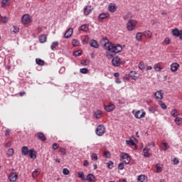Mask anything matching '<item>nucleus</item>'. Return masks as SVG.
<instances>
[{
    "instance_id": "nucleus-1",
    "label": "nucleus",
    "mask_w": 182,
    "mask_h": 182,
    "mask_svg": "<svg viewBox=\"0 0 182 182\" xmlns=\"http://www.w3.org/2000/svg\"><path fill=\"white\" fill-rule=\"evenodd\" d=\"M104 49L107 51V59H112L114 56V53H120L123 50V48L119 44H114L110 43L107 38H103L101 41Z\"/></svg>"
},
{
    "instance_id": "nucleus-2",
    "label": "nucleus",
    "mask_w": 182,
    "mask_h": 182,
    "mask_svg": "<svg viewBox=\"0 0 182 182\" xmlns=\"http://www.w3.org/2000/svg\"><path fill=\"white\" fill-rule=\"evenodd\" d=\"M120 160L122 163H124V164H129V163H130V156L127 153H121Z\"/></svg>"
},
{
    "instance_id": "nucleus-3",
    "label": "nucleus",
    "mask_w": 182,
    "mask_h": 182,
    "mask_svg": "<svg viewBox=\"0 0 182 182\" xmlns=\"http://www.w3.org/2000/svg\"><path fill=\"white\" fill-rule=\"evenodd\" d=\"M21 22L23 25H28L32 22V16L29 14H24L21 18Z\"/></svg>"
},
{
    "instance_id": "nucleus-4",
    "label": "nucleus",
    "mask_w": 182,
    "mask_h": 182,
    "mask_svg": "<svg viewBox=\"0 0 182 182\" xmlns=\"http://www.w3.org/2000/svg\"><path fill=\"white\" fill-rule=\"evenodd\" d=\"M106 131V128L105 125L100 124L96 129V134L97 136H103L105 134V132Z\"/></svg>"
},
{
    "instance_id": "nucleus-5",
    "label": "nucleus",
    "mask_w": 182,
    "mask_h": 182,
    "mask_svg": "<svg viewBox=\"0 0 182 182\" xmlns=\"http://www.w3.org/2000/svg\"><path fill=\"white\" fill-rule=\"evenodd\" d=\"M136 23H137V22L134 20H130L129 21H128L127 23V30L134 31V28H136Z\"/></svg>"
},
{
    "instance_id": "nucleus-6",
    "label": "nucleus",
    "mask_w": 182,
    "mask_h": 182,
    "mask_svg": "<svg viewBox=\"0 0 182 182\" xmlns=\"http://www.w3.org/2000/svg\"><path fill=\"white\" fill-rule=\"evenodd\" d=\"M134 117L136 119H143V117H146V112L144 109H140L136 112Z\"/></svg>"
},
{
    "instance_id": "nucleus-7",
    "label": "nucleus",
    "mask_w": 182,
    "mask_h": 182,
    "mask_svg": "<svg viewBox=\"0 0 182 182\" xmlns=\"http://www.w3.org/2000/svg\"><path fill=\"white\" fill-rule=\"evenodd\" d=\"M112 63L113 66L118 68V66H120V65H122V60H120V58L119 56H116L112 58Z\"/></svg>"
},
{
    "instance_id": "nucleus-8",
    "label": "nucleus",
    "mask_w": 182,
    "mask_h": 182,
    "mask_svg": "<svg viewBox=\"0 0 182 182\" xmlns=\"http://www.w3.org/2000/svg\"><path fill=\"white\" fill-rule=\"evenodd\" d=\"M36 137L41 140V141H46V136H45V134L42 132H38L35 134Z\"/></svg>"
},
{
    "instance_id": "nucleus-9",
    "label": "nucleus",
    "mask_w": 182,
    "mask_h": 182,
    "mask_svg": "<svg viewBox=\"0 0 182 182\" xmlns=\"http://www.w3.org/2000/svg\"><path fill=\"white\" fill-rule=\"evenodd\" d=\"M164 96V93H163V91H161V90L156 91L154 93V97H155V99H156V100L159 99V100H161V99H163Z\"/></svg>"
},
{
    "instance_id": "nucleus-10",
    "label": "nucleus",
    "mask_w": 182,
    "mask_h": 182,
    "mask_svg": "<svg viewBox=\"0 0 182 182\" xmlns=\"http://www.w3.org/2000/svg\"><path fill=\"white\" fill-rule=\"evenodd\" d=\"M172 33L173 36H177L180 38V39H182V31H178V29L175 28L172 31Z\"/></svg>"
},
{
    "instance_id": "nucleus-11",
    "label": "nucleus",
    "mask_w": 182,
    "mask_h": 182,
    "mask_svg": "<svg viewBox=\"0 0 182 182\" xmlns=\"http://www.w3.org/2000/svg\"><path fill=\"white\" fill-rule=\"evenodd\" d=\"M178 68H180V65L177 63H173L171 65V71L173 73L177 72L178 70Z\"/></svg>"
},
{
    "instance_id": "nucleus-12",
    "label": "nucleus",
    "mask_w": 182,
    "mask_h": 182,
    "mask_svg": "<svg viewBox=\"0 0 182 182\" xmlns=\"http://www.w3.org/2000/svg\"><path fill=\"white\" fill-rule=\"evenodd\" d=\"M72 35H73V28H70L65 33L64 38L69 39Z\"/></svg>"
},
{
    "instance_id": "nucleus-13",
    "label": "nucleus",
    "mask_w": 182,
    "mask_h": 182,
    "mask_svg": "<svg viewBox=\"0 0 182 182\" xmlns=\"http://www.w3.org/2000/svg\"><path fill=\"white\" fill-rule=\"evenodd\" d=\"M92 9L90 6H85L84 8V15L87 16L92 13Z\"/></svg>"
},
{
    "instance_id": "nucleus-14",
    "label": "nucleus",
    "mask_w": 182,
    "mask_h": 182,
    "mask_svg": "<svg viewBox=\"0 0 182 182\" xmlns=\"http://www.w3.org/2000/svg\"><path fill=\"white\" fill-rule=\"evenodd\" d=\"M94 117L95 119H102V117H103V113L99 109L94 111Z\"/></svg>"
},
{
    "instance_id": "nucleus-15",
    "label": "nucleus",
    "mask_w": 182,
    "mask_h": 182,
    "mask_svg": "<svg viewBox=\"0 0 182 182\" xmlns=\"http://www.w3.org/2000/svg\"><path fill=\"white\" fill-rule=\"evenodd\" d=\"M115 107L114 105L112 103H109L107 106H105V109L107 112H113Z\"/></svg>"
},
{
    "instance_id": "nucleus-16",
    "label": "nucleus",
    "mask_w": 182,
    "mask_h": 182,
    "mask_svg": "<svg viewBox=\"0 0 182 182\" xmlns=\"http://www.w3.org/2000/svg\"><path fill=\"white\" fill-rule=\"evenodd\" d=\"M137 75V73L136 71L132 70L129 73V77H132V80H137L139 79V77L136 76Z\"/></svg>"
},
{
    "instance_id": "nucleus-17",
    "label": "nucleus",
    "mask_w": 182,
    "mask_h": 182,
    "mask_svg": "<svg viewBox=\"0 0 182 182\" xmlns=\"http://www.w3.org/2000/svg\"><path fill=\"white\" fill-rule=\"evenodd\" d=\"M28 156L30 157V159H36V151H35V149H31L29 150V152H28Z\"/></svg>"
},
{
    "instance_id": "nucleus-18",
    "label": "nucleus",
    "mask_w": 182,
    "mask_h": 182,
    "mask_svg": "<svg viewBox=\"0 0 182 182\" xmlns=\"http://www.w3.org/2000/svg\"><path fill=\"white\" fill-rule=\"evenodd\" d=\"M90 45L91 48H95V49H99V43H97V41L96 40H91L90 41Z\"/></svg>"
},
{
    "instance_id": "nucleus-19",
    "label": "nucleus",
    "mask_w": 182,
    "mask_h": 182,
    "mask_svg": "<svg viewBox=\"0 0 182 182\" xmlns=\"http://www.w3.org/2000/svg\"><path fill=\"white\" fill-rule=\"evenodd\" d=\"M137 182H147V176H146L145 175L138 176Z\"/></svg>"
},
{
    "instance_id": "nucleus-20",
    "label": "nucleus",
    "mask_w": 182,
    "mask_h": 182,
    "mask_svg": "<svg viewBox=\"0 0 182 182\" xmlns=\"http://www.w3.org/2000/svg\"><path fill=\"white\" fill-rule=\"evenodd\" d=\"M143 36L146 38V39H151V36H153V33L150 31H145L143 33Z\"/></svg>"
},
{
    "instance_id": "nucleus-21",
    "label": "nucleus",
    "mask_w": 182,
    "mask_h": 182,
    "mask_svg": "<svg viewBox=\"0 0 182 182\" xmlns=\"http://www.w3.org/2000/svg\"><path fill=\"white\" fill-rule=\"evenodd\" d=\"M109 16H110L109 13H102L99 16V21H103V19H106V18H109Z\"/></svg>"
},
{
    "instance_id": "nucleus-22",
    "label": "nucleus",
    "mask_w": 182,
    "mask_h": 182,
    "mask_svg": "<svg viewBox=\"0 0 182 182\" xmlns=\"http://www.w3.org/2000/svg\"><path fill=\"white\" fill-rule=\"evenodd\" d=\"M21 154H23V156H28V154H29V149L28 146H23L21 148Z\"/></svg>"
},
{
    "instance_id": "nucleus-23",
    "label": "nucleus",
    "mask_w": 182,
    "mask_h": 182,
    "mask_svg": "<svg viewBox=\"0 0 182 182\" xmlns=\"http://www.w3.org/2000/svg\"><path fill=\"white\" fill-rule=\"evenodd\" d=\"M142 152L144 157H150L151 156V153H150V149H149V148H144Z\"/></svg>"
},
{
    "instance_id": "nucleus-24",
    "label": "nucleus",
    "mask_w": 182,
    "mask_h": 182,
    "mask_svg": "<svg viewBox=\"0 0 182 182\" xmlns=\"http://www.w3.org/2000/svg\"><path fill=\"white\" fill-rule=\"evenodd\" d=\"M116 9H117V7L116 6L115 4H109L108 6V10L109 11V12H116Z\"/></svg>"
},
{
    "instance_id": "nucleus-25",
    "label": "nucleus",
    "mask_w": 182,
    "mask_h": 182,
    "mask_svg": "<svg viewBox=\"0 0 182 182\" xmlns=\"http://www.w3.org/2000/svg\"><path fill=\"white\" fill-rule=\"evenodd\" d=\"M10 181H15L18 178V173H11L9 177Z\"/></svg>"
},
{
    "instance_id": "nucleus-26",
    "label": "nucleus",
    "mask_w": 182,
    "mask_h": 182,
    "mask_svg": "<svg viewBox=\"0 0 182 182\" xmlns=\"http://www.w3.org/2000/svg\"><path fill=\"white\" fill-rule=\"evenodd\" d=\"M46 39H47V37H46V35L45 34H42L38 37V41L41 43H45V42H46Z\"/></svg>"
},
{
    "instance_id": "nucleus-27",
    "label": "nucleus",
    "mask_w": 182,
    "mask_h": 182,
    "mask_svg": "<svg viewBox=\"0 0 182 182\" xmlns=\"http://www.w3.org/2000/svg\"><path fill=\"white\" fill-rule=\"evenodd\" d=\"M87 180L89 182H95V177L93 174L90 173L87 176Z\"/></svg>"
},
{
    "instance_id": "nucleus-28",
    "label": "nucleus",
    "mask_w": 182,
    "mask_h": 182,
    "mask_svg": "<svg viewBox=\"0 0 182 182\" xmlns=\"http://www.w3.org/2000/svg\"><path fill=\"white\" fill-rule=\"evenodd\" d=\"M154 70H156V72H160L163 69V68H161L160 63H156L154 65Z\"/></svg>"
},
{
    "instance_id": "nucleus-29",
    "label": "nucleus",
    "mask_w": 182,
    "mask_h": 182,
    "mask_svg": "<svg viewBox=\"0 0 182 182\" xmlns=\"http://www.w3.org/2000/svg\"><path fill=\"white\" fill-rule=\"evenodd\" d=\"M80 31H83L84 32H87V31H89V25H87V24L82 25L80 27Z\"/></svg>"
},
{
    "instance_id": "nucleus-30",
    "label": "nucleus",
    "mask_w": 182,
    "mask_h": 182,
    "mask_svg": "<svg viewBox=\"0 0 182 182\" xmlns=\"http://www.w3.org/2000/svg\"><path fill=\"white\" fill-rule=\"evenodd\" d=\"M156 173H161L163 171V166L160 164L156 165Z\"/></svg>"
},
{
    "instance_id": "nucleus-31",
    "label": "nucleus",
    "mask_w": 182,
    "mask_h": 182,
    "mask_svg": "<svg viewBox=\"0 0 182 182\" xmlns=\"http://www.w3.org/2000/svg\"><path fill=\"white\" fill-rule=\"evenodd\" d=\"M142 38H143V33H141V32H138L136 34V41H138V42L141 41Z\"/></svg>"
},
{
    "instance_id": "nucleus-32",
    "label": "nucleus",
    "mask_w": 182,
    "mask_h": 182,
    "mask_svg": "<svg viewBox=\"0 0 182 182\" xmlns=\"http://www.w3.org/2000/svg\"><path fill=\"white\" fill-rule=\"evenodd\" d=\"M40 174H41V171L39 170H38V169H36L32 173V177L33 178H36V177H38V176H39Z\"/></svg>"
},
{
    "instance_id": "nucleus-33",
    "label": "nucleus",
    "mask_w": 182,
    "mask_h": 182,
    "mask_svg": "<svg viewBox=\"0 0 182 182\" xmlns=\"http://www.w3.org/2000/svg\"><path fill=\"white\" fill-rule=\"evenodd\" d=\"M36 63H37V65H39L40 66H43V65H45V61H43V60L41 58H36Z\"/></svg>"
},
{
    "instance_id": "nucleus-34",
    "label": "nucleus",
    "mask_w": 182,
    "mask_h": 182,
    "mask_svg": "<svg viewBox=\"0 0 182 182\" xmlns=\"http://www.w3.org/2000/svg\"><path fill=\"white\" fill-rule=\"evenodd\" d=\"M14 149H9L6 152L7 157H12L14 156Z\"/></svg>"
},
{
    "instance_id": "nucleus-35",
    "label": "nucleus",
    "mask_w": 182,
    "mask_h": 182,
    "mask_svg": "<svg viewBox=\"0 0 182 182\" xmlns=\"http://www.w3.org/2000/svg\"><path fill=\"white\" fill-rule=\"evenodd\" d=\"M175 123H176L178 126H180L181 124H182V118H181V117H176V119H175Z\"/></svg>"
},
{
    "instance_id": "nucleus-36",
    "label": "nucleus",
    "mask_w": 182,
    "mask_h": 182,
    "mask_svg": "<svg viewBox=\"0 0 182 182\" xmlns=\"http://www.w3.org/2000/svg\"><path fill=\"white\" fill-rule=\"evenodd\" d=\"M58 46H59V42L55 41L52 43L50 49H52V50H55V48H58Z\"/></svg>"
},
{
    "instance_id": "nucleus-37",
    "label": "nucleus",
    "mask_w": 182,
    "mask_h": 182,
    "mask_svg": "<svg viewBox=\"0 0 182 182\" xmlns=\"http://www.w3.org/2000/svg\"><path fill=\"white\" fill-rule=\"evenodd\" d=\"M171 115L173 117H177L178 116V111L177 109H173L171 112Z\"/></svg>"
},
{
    "instance_id": "nucleus-38",
    "label": "nucleus",
    "mask_w": 182,
    "mask_h": 182,
    "mask_svg": "<svg viewBox=\"0 0 182 182\" xmlns=\"http://www.w3.org/2000/svg\"><path fill=\"white\" fill-rule=\"evenodd\" d=\"M77 176L79 178H81V180H85V173H83V171L78 172Z\"/></svg>"
},
{
    "instance_id": "nucleus-39",
    "label": "nucleus",
    "mask_w": 182,
    "mask_h": 182,
    "mask_svg": "<svg viewBox=\"0 0 182 182\" xmlns=\"http://www.w3.org/2000/svg\"><path fill=\"white\" fill-rule=\"evenodd\" d=\"M72 44L73 46H79V45H80V42L77 39H73Z\"/></svg>"
},
{
    "instance_id": "nucleus-40",
    "label": "nucleus",
    "mask_w": 182,
    "mask_h": 182,
    "mask_svg": "<svg viewBox=\"0 0 182 182\" xmlns=\"http://www.w3.org/2000/svg\"><path fill=\"white\" fill-rule=\"evenodd\" d=\"M91 159L93 161H97L98 160L97 154L93 153L91 156Z\"/></svg>"
},
{
    "instance_id": "nucleus-41",
    "label": "nucleus",
    "mask_w": 182,
    "mask_h": 182,
    "mask_svg": "<svg viewBox=\"0 0 182 182\" xmlns=\"http://www.w3.org/2000/svg\"><path fill=\"white\" fill-rule=\"evenodd\" d=\"M126 144L127 146H134V144H136L134 143V141H133V140L129 139V140H126Z\"/></svg>"
},
{
    "instance_id": "nucleus-42",
    "label": "nucleus",
    "mask_w": 182,
    "mask_h": 182,
    "mask_svg": "<svg viewBox=\"0 0 182 182\" xmlns=\"http://www.w3.org/2000/svg\"><path fill=\"white\" fill-rule=\"evenodd\" d=\"M7 5H9V0H3L1 2L2 7L5 8V6H7Z\"/></svg>"
},
{
    "instance_id": "nucleus-43",
    "label": "nucleus",
    "mask_w": 182,
    "mask_h": 182,
    "mask_svg": "<svg viewBox=\"0 0 182 182\" xmlns=\"http://www.w3.org/2000/svg\"><path fill=\"white\" fill-rule=\"evenodd\" d=\"M80 73H82L83 75H86V73H89V69L87 68H81L80 70Z\"/></svg>"
},
{
    "instance_id": "nucleus-44",
    "label": "nucleus",
    "mask_w": 182,
    "mask_h": 182,
    "mask_svg": "<svg viewBox=\"0 0 182 182\" xmlns=\"http://www.w3.org/2000/svg\"><path fill=\"white\" fill-rule=\"evenodd\" d=\"M89 42V36H85L84 40L82 41L83 45H86Z\"/></svg>"
},
{
    "instance_id": "nucleus-45",
    "label": "nucleus",
    "mask_w": 182,
    "mask_h": 182,
    "mask_svg": "<svg viewBox=\"0 0 182 182\" xmlns=\"http://www.w3.org/2000/svg\"><path fill=\"white\" fill-rule=\"evenodd\" d=\"M146 68V66L144 65V62H141L139 64V69H140L141 70H143V69H144Z\"/></svg>"
},
{
    "instance_id": "nucleus-46",
    "label": "nucleus",
    "mask_w": 182,
    "mask_h": 182,
    "mask_svg": "<svg viewBox=\"0 0 182 182\" xmlns=\"http://www.w3.org/2000/svg\"><path fill=\"white\" fill-rule=\"evenodd\" d=\"M162 144H163V146H164V148H163L164 150H168V149L170 148V146H168V144L167 143H166V142H163Z\"/></svg>"
},
{
    "instance_id": "nucleus-47",
    "label": "nucleus",
    "mask_w": 182,
    "mask_h": 182,
    "mask_svg": "<svg viewBox=\"0 0 182 182\" xmlns=\"http://www.w3.org/2000/svg\"><path fill=\"white\" fill-rule=\"evenodd\" d=\"M104 156L105 157H107V159H109L110 157V152L107 151H105Z\"/></svg>"
},
{
    "instance_id": "nucleus-48",
    "label": "nucleus",
    "mask_w": 182,
    "mask_h": 182,
    "mask_svg": "<svg viewBox=\"0 0 182 182\" xmlns=\"http://www.w3.org/2000/svg\"><path fill=\"white\" fill-rule=\"evenodd\" d=\"M60 153H63L64 155L66 154V149L60 147L59 149Z\"/></svg>"
},
{
    "instance_id": "nucleus-49",
    "label": "nucleus",
    "mask_w": 182,
    "mask_h": 182,
    "mask_svg": "<svg viewBox=\"0 0 182 182\" xmlns=\"http://www.w3.org/2000/svg\"><path fill=\"white\" fill-rule=\"evenodd\" d=\"M107 167H108V168H110V169L113 168V162L109 161L107 163Z\"/></svg>"
},
{
    "instance_id": "nucleus-50",
    "label": "nucleus",
    "mask_w": 182,
    "mask_h": 182,
    "mask_svg": "<svg viewBox=\"0 0 182 182\" xmlns=\"http://www.w3.org/2000/svg\"><path fill=\"white\" fill-rule=\"evenodd\" d=\"M74 56H80L82 53H80V50H77L73 53Z\"/></svg>"
},
{
    "instance_id": "nucleus-51",
    "label": "nucleus",
    "mask_w": 182,
    "mask_h": 182,
    "mask_svg": "<svg viewBox=\"0 0 182 182\" xmlns=\"http://www.w3.org/2000/svg\"><path fill=\"white\" fill-rule=\"evenodd\" d=\"M63 173L65 174V176H68L69 174V171L68 168H63Z\"/></svg>"
},
{
    "instance_id": "nucleus-52",
    "label": "nucleus",
    "mask_w": 182,
    "mask_h": 182,
    "mask_svg": "<svg viewBox=\"0 0 182 182\" xmlns=\"http://www.w3.org/2000/svg\"><path fill=\"white\" fill-rule=\"evenodd\" d=\"M118 168H119V170H123V168H124V165L123 164V163H120L118 165Z\"/></svg>"
},
{
    "instance_id": "nucleus-53",
    "label": "nucleus",
    "mask_w": 182,
    "mask_h": 182,
    "mask_svg": "<svg viewBox=\"0 0 182 182\" xmlns=\"http://www.w3.org/2000/svg\"><path fill=\"white\" fill-rule=\"evenodd\" d=\"M53 149L54 150H56V149H59V144H56V143H54V144H53Z\"/></svg>"
},
{
    "instance_id": "nucleus-54",
    "label": "nucleus",
    "mask_w": 182,
    "mask_h": 182,
    "mask_svg": "<svg viewBox=\"0 0 182 182\" xmlns=\"http://www.w3.org/2000/svg\"><path fill=\"white\" fill-rule=\"evenodd\" d=\"M149 111L151 112V113H156V109H154L153 107H149Z\"/></svg>"
},
{
    "instance_id": "nucleus-55",
    "label": "nucleus",
    "mask_w": 182,
    "mask_h": 182,
    "mask_svg": "<svg viewBox=\"0 0 182 182\" xmlns=\"http://www.w3.org/2000/svg\"><path fill=\"white\" fill-rule=\"evenodd\" d=\"M1 22H3V23H6V22H8V19L6 18V17H1Z\"/></svg>"
},
{
    "instance_id": "nucleus-56",
    "label": "nucleus",
    "mask_w": 182,
    "mask_h": 182,
    "mask_svg": "<svg viewBox=\"0 0 182 182\" xmlns=\"http://www.w3.org/2000/svg\"><path fill=\"white\" fill-rule=\"evenodd\" d=\"M14 28V31H13V32H14V33H18V32H19V28H18V27H16V26H14L13 27Z\"/></svg>"
},
{
    "instance_id": "nucleus-57",
    "label": "nucleus",
    "mask_w": 182,
    "mask_h": 182,
    "mask_svg": "<svg viewBox=\"0 0 182 182\" xmlns=\"http://www.w3.org/2000/svg\"><path fill=\"white\" fill-rule=\"evenodd\" d=\"M164 42H165V43H166V45H170V38H166L164 39Z\"/></svg>"
},
{
    "instance_id": "nucleus-58",
    "label": "nucleus",
    "mask_w": 182,
    "mask_h": 182,
    "mask_svg": "<svg viewBox=\"0 0 182 182\" xmlns=\"http://www.w3.org/2000/svg\"><path fill=\"white\" fill-rule=\"evenodd\" d=\"M10 133H11V129H6L5 131V136H9Z\"/></svg>"
},
{
    "instance_id": "nucleus-59",
    "label": "nucleus",
    "mask_w": 182,
    "mask_h": 182,
    "mask_svg": "<svg viewBox=\"0 0 182 182\" xmlns=\"http://www.w3.org/2000/svg\"><path fill=\"white\" fill-rule=\"evenodd\" d=\"M180 163V161H178V159L174 158L173 159V164H178Z\"/></svg>"
},
{
    "instance_id": "nucleus-60",
    "label": "nucleus",
    "mask_w": 182,
    "mask_h": 182,
    "mask_svg": "<svg viewBox=\"0 0 182 182\" xmlns=\"http://www.w3.org/2000/svg\"><path fill=\"white\" fill-rule=\"evenodd\" d=\"M161 109H164V110L167 109V105H166L164 103L161 104Z\"/></svg>"
},
{
    "instance_id": "nucleus-61",
    "label": "nucleus",
    "mask_w": 182,
    "mask_h": 182,
    "mask_svg": "<svg viewBox=\"0 0 182 182\" xmlns=\"http://www.w3.org/2000/svg\"><path fill=\"white\" fill-rule=\"evenodd\" d=\"M11 145H12V143H11V141H9L5 144V147H11Z\"/></svg>"
},
{
    "instance_id": "nucleus-62",
    "label": "nucleus",
    "mask_w": 182,
    "mask_h": 182,
    "mask_svg": "<svg viewBox=\"0 0 182 182\" xmlns=\"http://www.w3.org/2000/svg\"><path fill=\"white\" fill-rule=\"evenodd\" d=\"M84 166L87 167L89 166V161L87 160L84 161Z\"/></svg>"
},
{
    "instance_id": "nucleus-63",
    "label": "nucleus",
    "mask_w": 182,
    "mask_h": 182,
    "mask_svg": "<svg viewBox=\"0 0 182 182\" xmlns=\"http://www.w3.org/2000/svg\"><path fill=\"white\" fill-rule=\"evenodd\" d=\"M150 146H153V147H154L156 146V144H154V142H151V143H149L147 144V146L148 147H150Z\"/></svg>"
},
{
    "instance_id": "nucleus-64",
    "label": "nucleus",
    "mask_w": 182,
    "mask_h": 182,
    "mask_svg": "<svg viewBox=\"0 0 182 182\" xmlns=\"http://www.w3.org/2000/svg\"><path fill=\"white\" fill-rule=\"evenodd\" d=\"M25 95H26V92H19V96H21V97L25 96Z\"/></svg>"
}]
</instances>
